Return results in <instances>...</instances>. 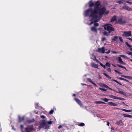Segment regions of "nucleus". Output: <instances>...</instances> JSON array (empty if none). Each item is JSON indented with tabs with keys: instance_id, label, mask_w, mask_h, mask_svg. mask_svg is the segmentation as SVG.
Masks as SVG:
<instances>
[{
	"instance_id": "obj_1",
	"label": "nucleus",
	"mask_w": 132,
	"mask_h": 132,
	"mask_svg": "<svg viewBox=\"0 0 132 132\" xmlns=\"http://www.w3.org/2000/svg\"><path fill=\"white\" fill-rule=\"evenodd\" d=\"M101 7L100 2L98 1H97L96 2L94 6V8L93 10L90 9L86 10L85 12V16H87L89 15L90 17H92V19L90 20L91 22L89 24V25H91L94 22L98 21L101 19V16L104 14L105 15L109 14L108 11L104 13L106 10V9L105 7H103L101 9Z\"/></svg>"
},
{
	"instance_id": "obj_2",
	"label": "nucleus",
	"mask_w": 132,
	"mask_h": 132,
	"mask_svg": "<svg viewBox=\"0 0 132 132\" xmlns=\"http://www.w3.org/2000/svg\"><path fill=\"white\" fill-rule=\"evenodd\" d=\"M104 29L106 30H107L109 32V34L106 31H104L103 32V34L105 35L108 36L110 35L111 31H113L114 29L112 27V26L110 24H108L104 26Z\"/></svg>"
},
{
	"instance_id": "obj_3",
	"label": "nucleus",
	"mask_w": 132,
	"mask_h": 132,
	"mask_svg": "<svg viewBox=\"0 0 132 132\" xmlns=\"http://www.w3.org/2000/svg\"><path fill=\"white\" fill-rule=\"evenodd\" d=\"M49 126L47 124L46 121L45 120H43L40 123L39 126V130H40L42 128H44L45 129H48L49 128Z\"/></svg>"
},
{
	"instance_id": "obj_4",
	"label": "nucleus",
	"mask_w": 132,
	"mask_h": 132,
	"mask_svg": "<svg viewBox=\"0 0 132 132\" xmlns=\"http://www.w3.org/2000/svg\"><path fill=\"white\" fill-rule=\"evenodd\" d=\"M116 21L117 23L121 24H125L126 23V21L123 19L122 16L118 18Z\"/></svg>"
},
{
	"instance_id": "obj_5",
	"label": "nucleus",
	"mask_w": 132,
	"mask_h": 132,
	"mask_svg": "<svg viewBox=\"0 0 132 132\" xmlns=\"http://www.w3.org/2000/svg\"><path fill=\"white\" fill-rule=\"evenodd\" d=\"M122 35L124 37H127L129 36H131L132 34L130 31H126L123 32V34Z\"/></svg>"
},
{
	"instance_id": "obj_6",
	"label": "nucleus",
	"mask_w": 132,
	"mask_h": 132,
	"mask_svg": "<svg viewBox=\"0 0 132 132\" xmlns=\"http://www.w3.org/2000/svg\"><path fill=\"white\" fill-rule=\"evenodd\" d=\"M116 92L125 96L126 95V93L125 91L123 90L120 88H118V91Z\"/></svg>"
},
{
	"instance_id": "obj_7",
	"label": "nucleus",
	"mask_w": 132,
	"mask_h": 132,
	"mask_svg": "<svg viewBox=\"0 0 132 132\" xmlns=\"http://www.w3.org/2000/svg\"><path fill=\"white\" fill-rule=\"evenodd\" d=\"M109 96L110 97L113 98V99H118L120 100H122L124 99L123 98H121L119 97H117L115 96L114 95H109Z\"/></svg>"
},
{
	"instance_id": "obj_8",
	"label": "nucleus",
	"mask_w": 132,
	"mask_h": 132,
	"mask_svg": "<svg viewBox=\"0 0 132 132\" xmlns=\"http://www.w3.org/2000/svg\"><path fill=\"white\" fill-rule=\"evenodd\" d=\"M97 52L101 53H104L105 52V48L103 47L101 48H99L98 49Z\"/></svg>"
},
{
	"instance_id": "obj_9",
	"label": "nucleus",
	"mask_w": 132,
	"mask_h": 132,
	"mask_svg": "<svg viewBox=\"0 0 132 132\" xmlns=\"http://www.w3.org/2000/svg\"><path fill=\"white\" fill-rule=\"evenodd\" d=\"M122 8L127 10L129 11H131L132 9L127 6H124L122 7Z\"/></svg>"
},
{
	"instance_id": "obj_10",
	"label": "nucleus",
	"mask_w": 132,
	"mask_h": 132,
	"mask_svg": "<svg viewBox=\"0 0 132 132\" xmlns=\"http://www.w3.org/2000/svg\"><path fill=\"white\" fill-rule=\"evenodd\" d=\"M75 100L77 103L81 106H82V104L81 102V101L78 99L75 98Z\"/></svg>"
},
{
	"instance_id": "obj_11",
	"label": "nucleus",
	"mask_w": 132,
	"mask_h": 132,
	"mask_svg": "<svg viewBox=\"0 0 132 132\" xmlns=\"http://www.w3.org/2000/svg\"><path fill=\"white\" fill-rule=\"evenodd\" d=\"M122 115L124 117L129 118H132V116L128 114H123Z\"/></svg>"
},
{
	"instance_id": "obj_12",
	"label": "nucleus",
	"mask_w": 132,
	"mask_h": 132,
	"mask_svg": "<svg viewBox=\"0 0 132 132\" xmlns=\"http://www.w3.org/2000/svg\"><path fill=\"white\" fill-rule=\"evenodd\" d=\"M109 105L111 106H116L117 105V104L112 102H109L108 103Z\"/></svg>"
},
{
	"instance_id": "obj_13",
	"label": "nucleus",
	"mask_w": 132,
	"mask_h": 132,
	"mask_svg": "<svg viewBox=\"0 0 132 132\" xmlns=\"http://www.w3.org/2000/svg\"><path fill=\"white\" fill-rule=\"evenodd\" d=\"M91 66L94 68H98V65H97L95 64L93 62L91 64Z\"/></svg>"
},
{
	"instance_id": "obj_14",
	"label": "nucleus",
	"mask_w": 132,
	"mask_h": 132,
	"mask_svg": "<svg viewBox=\"0 0 132 132\" xmlns=\"http://www.w3.org/2000/svg\"><path fill=\"white\" fill-rule=\"evenodd\" d=\"M116 20V15H114V16L111 19L110 21L112 22L113 21H114Z\"/></svg>"
},
{
	"instance_id": "obj_15",
	"label": "nucleus",
	"mask_w": 132,
	"mask_h": 132,
	"mask_svg": "<svg viewBox=\"0 0 132 132\" xmlns=\"http://www.w3.org/2000/svg\"><path fill=\"white\" fill-rule=\"evenodd\" d=\"M116 123L118 125H121L123 124V122L122 120H120L117 121L116 122Z\"/></svg>"
},
{
	"instance_id": "obj_16",
	"label": "nucleus",
	"mask_w": 132,
	"mask_h": 132,
	"mask_svg": "<svg viewBox=\"0 0 132 132\" xmlns=\"http://www.w3.org/2000/svg\"><path fill=\"white\" fill-rule=\"evenodd\" d=\"M119 62L120 63L122 64H124L125 63L122 61V59L120 57H118Z\"/></svg>"
},
{
	"instance_id": "obj_17",
	"label": "nucleus",
	"mask_w": 132,
	"mask_h": 132,
	"mask_svg": "<svg viewBox=\"0 0 132 132\" xmlns=\"http://www.w3.org/2000/svg\"><path fill=\"white\" fill-rule=\"evenodd\" d=\"M89 5L90 7L93 6H94V4L92 2V1H90L89 3Z\"/></svg>"
},
{
	"instance_id": "obj_18",
	"label": "nucleus",
	"mask_w": 132,
	"mask_h": 132,
	"mask_svg": "<svg viewBox=\"0 0 132 132\" xmlns=\"http://www.w3.org/2000/svg\"><path fill=\"white\" fill-rule=\"evenodd\" d=\"M18 117L19 118V122H21L24 120V117H22L21 118H20V116H19Z\"/></svg>"
},
{
	"instance_id": "obj_19",
	"label": "nucleus",
	"mask_w": 132,
	"mask_h": 132,
	"mask_svg": "<svg viewBox=\"0 0 132 132\" xmlns=\"http://www.w3.org/2000/svg\"><path fill=\"white\" fill-rule=\"evenodd\" d=\"M119 110H122L123 111L126 112H130L132 111V110H128L125 109H119Z\"/></svg>"
},
{
	"instance_id": "obj_20",
	"label": "nucleus",
	"mask_w": 132,
	"mask_h": 132,
	"mask_svg": "<svg viewBox=\"0 0 132 132\" xmlns=\"http://www.w3.org/2000/svg\"><path fill=\"white\" fill-rule=\"evenodd\" d=\"M91 30L92 31L95 32H96L97 30L96 28L94 27H92Z\"/></svg>"
},
{
	"instance_id": "obj_21",
	"label": "nucleus",
	"mask_w": 132,
	"mask_h": 132,
	"mask_svg": "<svg viewBox=\"0 0 132 132\" xmlns=\"http://www.w3.org/2000/svg\"><path fill=\"white\" fill-rule=\"evenodd\" d=\"M35 121V120H34V119H32L31 120H28L27 121V122L29 123H31L32 122H34V121Z\"/></svg>"
},
{
	"instance_id": "obj_22",
	"label": "nucleus",
	"mask_w": 132,
	"mask_h": 132,
	"mask_svg": "<svg viewBox=\"0 0 132 132\" xmlns=\"http://www.w3.org/2000/svg\"><path fill=\"white\" fill-rule=\"evenodd\" d=\"M121 76L126 78H127L128 79H130L131 78H132V77H131L129 76H124V75H122Z\"/></svg>"
},
{
	"instance_id": "obj_23",
	"label": "nucleus",
	"mask_w": 132,
	"mask_h": 132,
	"mask_svg": "<svg viewBox=\"0 0 132 132\" xmlns=\"http://www.w3.org/2000/svg\"><path fill=\"white\" fill-rule=\"evenodd\" d=\"M101 99L102 100L106 102H107L109 101V99L106 98H101Z\"/></svg>"
},
{
	"instance_id": "obj_24",
	"label": "nucleus",
	"mask_w": 132,
	"mask_h": 132,
	"mask_svg": "<svg viewBox=\"0 0 132 132\" xmlns=\"http://www.w3.org/2000/svg\"><path fill=\"white\" fill-rule=\"evenodd\" d=\"M103 74L107 78L109 79H111V78L110 77V76H109L108 75L106 74V73H103Z\"/></svg>"
},
{
	"instance_id": "obj_25",
	"label": "nucleus",
	"mask_w": 132,
	"mask_h": 132,
	"mask_svg": "<svg viewBox=\"0 0 132 132\" xmlns=\"http://www.w3.org/2000/svg\"><path fill=\"white\" fill-rule=\"evenodd\" d=\"M122 0H119V1L116 2V3L119 4H122L123 3L122 2Z\"/></svg>"
},
{
	"instance_id": "obj_26",
	"label": "nucleus",
	"mask_w": 132,
	"mask_h": 132,
	"mask_svg": "<svg viewBox=\"0 0 132 132\" xmlns=\"http://www.w3.org/2000/svg\"><path fill=\"white\" fill-rule=\"evenodd\" d=\"M119 79L120 80H124V81H126L128 82L129 81L128 80H127L125 79H124V78H122L120 77V78H119Z\"/></svg>"
},
{
	"instance_id": "obj_27",
	"label": "nucleus",
	"mask_w": 132,
	"mask_h": 132,
	"mask_svg": "<svg viewBox=\"0 0 132 132\" xmlns=\"http://www.w3.org/2000/svg\"><path fill=\"white\" fill-rule=\"evenodd\" d=\"M118 38V37L117 36H115L114 37V38L112 39L113 41H116V39Z\"/></svg>"
},
{
	"instance_id": "obj_28",
	"label": "nucleus",
	"mask_w": 132,
	"mask_h": 132,
	"mask_svg": "<svg viewBox=\"0 0 132 132\" xmlns=\"http://www.w3.org/2000/svg\"><path fill=\"white\" fill-rule=\"evenodd\" d=\"M87 79L89 82H90L91 83L93 82L91 80V79L90 78H87Z\"/></svg>"
},
{
	"instance_id": "obj_29",
	"label": "nucleus",
	"mask_w": 132,
	"mask_h": 132,
	"mask_svg": "<svg viewBox=\"0 0 132 132\" xmlns=\"http://www.w3.org/2000/svg\"><path fill=\"white\" fill-rule=\"evenodd\" d=\"M117 65L119 67H120V68H124V69H125L126 70V68L124 67H123L122 65H118V64Z\"/></svg>"
},
{
	"instance_id": "obj_30",
	"label": "nucleus",
	"mask_w": 132,
	"mask_h": 132,
	"mask_svg": "<svg viewBox=\"0 0 132 132\" xmlns=\"http://www.w3.org/2000/svg\"><path fill=\"white\" fill-rule=\"evenodd\" d=\"M95 103L96 104H101L102 102L100 101H96L95 102Z\"/></svg>"
},
{
	"instance_id": "obj_31",
	"label": "nucleus",
	"mask_w": 132,
	"mask_h": 132,
	"mask_svg": "<svg viewBox=\"0 0 132 132\" xmlns=\"http://www.w3.org/2000/svg\"><path fill=\"white\" fill-rule=\"evenodd\" d=\"M106 66L108 67H110V64L108 62L106 63Z\"/></svg>"
},
{
	"instance_id": "obj_32",
	"label": "nucleus",
	"mask_w": 132,
	"mask_h": 132,
	"mask_svg": "<svg viewBox=\"0 0 132 132\" xmlns=\"http://www.w3.org/2000/svg\"><path fill=\"white\" fill-rule=\"evenodd\" d=\"M85 125V124L83 123H81L79 125V126H83Z\"/></svg>"
},
{
	"instance_id": "obj_33",
	"label": "nucleus",
	"mask_w": 132,
	"mask_h": 132,
	"mask_svg": "<svg viewBox=\"0 0 132 132\" xmlns=\"http://www.w3.org/2000/svg\"><path fill=\"white\" fill-rule=\"evenodd\" d=\"M119 39L120 41L121 42H123V40L122 38V37H119Z\"/></svg>"
},
{
	"instance_id": "obj_34",
	"label": "nucleus",
	"mask_w": 132,
	"mask_h": 132,
	"mask_svg": "<svg viewBox=\"0 0 132 132\" xmlns=\"http://www.w3.org/2000/svg\"><path fill=\"white\" fill-rule=\"evenodd\" d=\"M29 128H26L25 129V130L26 132H30V131H29Z\"/></svg>"
},
{
	"instance_id": "obj_35",
	"label": "nucleus",
	"mask_w": 132,
	"mask_h": 132,
	"mask_svg": "<svg viewBox=\"0 0 132 132\" xmlns=\"http://www.w3.org/2000/svg\"><path fill=\"white\" fill-rule=\"evenodd\" d=\"M106 40V39L104 37H103L102 38V40L103 42L105 40Z\"/></svg>"
},
{
	"instance_id": "obj_36",
	"label": "nucleus",
	"mask_w": 132,
	"mask_h": 132,
	"mask_svg": "<svg viewBox=\"0 0 132 132\" xmlns=\"http://www.w3.org/2000/svg\"><path fill=\"white\" fill-rule=\"evenodd\" d=\"M100 65L102 67H103L104 69H105V68L106 67H105V65H103L102 63H101Z\"/></svg>"
},
{
	"instance_id": "obj_37",
	"label": "nucleus",
	"mask_w": 132,
	"mask_h": 132,
	"mask_svg": "<svg viewBox=\"0 0 132 132\" xmlns=\"http://www.w3.org/2000/svg\"><path fill=\"white\" fill-rule=\"evenodd\" d=\"M125 44H126V45L128 46L129 47H132V46L130 45H129L128 43V42H125Z\"/></svg>"
},
{
	"instance_id": "obj_38",
	"label": "nucleus",
	"mask_w": 132,
	"mask_h": 132,
	"mask_svg": "<svg viewBox=\"0 0 132 132\" xmlns=\"http://www.w3.org/2000/svg\"><path fill=\"white\" fill-rule=\"evenodd\" d=\"M99 89L102 90H103L105 91H106V90L105 89H103L101 88H100Z\"/></svg>"
},
{
	"instance_id": "obj_39",
	"label": "nucleus",
	"mask_w": 132,
	"mask_h": 132,
	"mask_svg": "<svg viewBox=\"0 0 132 132\" xmlns=\"http://www.w3.org/2000/svg\"><path fill=\"white\" fill-rule=\"evenodd\" d=\"M120 56H121L122 57H123L126 58H127V57L124 55H121Z\"/></svg>"
},
{
	"instance_id": "obj_40",
	"label": "nucleus",
	"mask_w": 132,
	"mask_h": 132,
	"mask_svg": "<svg viewBox=\"0 0 132 132\" xmlns=\"http://www.w3.org/2000/svg\"><path fill=\"white\" fill-rule=\"evenodd\" d=\"M98 23H95L94 24V25L95 26H98Z\"/></svg>"
},
{
	"instance_id": "obj_41",
	"label": "nucleus",
	"mask_w": 132,
	"mask_h": 132,
	"mask_svg": "<svg viewBox=\"0 0 132 132\" xmlns=\"http://www.w3.org/2000/svg\"><path fill=\"white\" fill-rule=\"evenodd\" d=\"M54 112V110H51L49 112V113L50 114H52Z\"/></svg>"
},
{
	"instance_id": "obj_42",
	"label": "nucleus",
	"mask_w": 132,
	"mask_h": 132,
	"mask_svg": "<svg viewBox=\"0 0 132 132\" xmlns=\"http://www.w3.org/2000/svg\"><path fill=\"white\" fill-rule=\"evenodd\" d=\"M47 123H48V124H49V125H51V124H52V121H48V122H47Z\"/></svg>"
},
{
	"instance_id": "obj_43",
	"label": "nucleus",
	"mask_w": 132,
	"mask_h": 132,
	"mask_svg": "<svg viewBox=\"0 0 132 132\" xmlns=\"http://www.w3.org/2000/svg\"><path fill=\"white\" fill-rule=\"evenodd\" d=\"M114 71L116 73H118L119 74H121V73L119 71H118V70H114Z\"/></svg>"
},
{
	"instance_id": "obj_44",
	"label": "nucleus",
	"mask_w": 132,
	"mask_h": 132,
	"mask_svg": "<svg viewBox=\"0 0 132 132\" xmlns=\"http://www.w3.org/2000/svg\"><path fill=\"white\" fill-rule=\"evenodd\" d=\"M95 61L96 62H97V63H99L100 64V63H101V62H100L98 60L96 59V58H95Z\"/></svg>"
},
{
	"instance_id": "obj_45",
	"label": "nucleus",
	"mask_w": 132,
	"mask_h": 132,
	"mask_svg": "<svg viewBox=\"0 0 132 132\" xmlns=\"http://www.w3.org/2000/svg\"><path fill=\"white\" fill-rule=\"evenodd\" d=\"M131 52L129 51H127L126 52V53L128 55H130Z\"/></svg>"
},
{
	"instance_id": "obj_46",
	"label": "nucleus",
	"mask_w": 132,
	"mask_h": 132,
	"mask_svg": "<svg viewBox=\"0 0 132 132\" xmlns=\"http://www.w3.org/2000/svg\"><path fill=\"white\" fill-rule=\"evenodd\" d=\"M103 86L104 87H105L106 88H109V87L108 86H107V85H106L105 84H104L103 85Z\"/></svg>"
},
{
	"instance_id": "obj_47",
	"label": "nucleus",
	"mask_w": 132,
	"mask_h": 132,
	"mask_svg": "<svg viewBox=\"0 0 132 132\" xmlns=\"http://www.w3.org/2000/svg\"><path fill=\"white\" fill-rule=\"evenodd\" d=\"M40 117L43 118H46V117L44 115L41 116Z\"/></svg>"
},
{
	"instance_id": "obj_48",
	"label": "nucleus",
	"mask_w": 132,
	"mask_h": 132,
	"mask_svg": "<svg viewBox=\"0 0 132 132\" xmlns=\"http://www.w3.org/2000/svg\"><path fill=\"white\" fill-rule=\"evenodd\" d=\"M92 84H93L95 87H97V85L94 82H92Z\"/></svg>"
},
{
	"instance_id": "obj_49",
	"label": "nucleus",
	"mask_w": 132,
	"mask_h": 132,
	"mask_svg": "<svg viewBox=\"0 0 132 132\" xmlns=\"http://www.w3.org/2000/svg\"><path fill=\"white\" fill-rule=\"evenodd\" d=\"M92 84H93L95 87H97V85L94 82H92Z\"/></svg>"
},
{
	"instance_id": "obj_50",
	"label": "nucleus",
	"mask_w": 132,
	"mask_h": 132,
	"mask_svg": "<svg viewBox=\"0 0 132 132\" xmlns=\"http://www.w3.org/2000/svg\"><path fill=\"white\" fill-rule=\"evenodd\" d=\"M127 39L131 41H132V37H131V38L129 37L127 38Z\"/></svg>"
},
{
	"instance_id": "obj_51",
	"label": "nucleus",
	"mask_w": 132,
	"mask_h": 132,
	"mask_svg": "<svg viewBox=\"0 0 132 132\" xmlns=\"http://www.w3.org/2000/svg\"><path fill=\"white\" fill-rule=\"evenodd\" d=\"M112 53H115V54H118V53H119V52H116L115 51H112Z\"/></svg>"
},
{
	"instance_id": "obj_52",
	"label": "nucleus",
	"mask_w": 132,
	"mask_h": 132,
	"mask_svg": "<svg viewBox=\"0 0 132 132\" xmlns=\"http://www.w3.org/2000/svg\"><path fill=\"white\" fill-rule=\"evenodd\" d=\"M110 52V50H109L107 52H106L105 53H106L108 54Z\"/></svg>"
},
{
	"instance_id": "obj_53",
	"label": "nucleus",
	"mask_w": 132,
	"mask_h": 132,
	"mask_svg": "<svg viewBox=\"0 0 132 132\" xmlns=\"http://www.w3.org/2000/svg\"><path fill=\"white\" fill-rule=\"evenodd\" d=\"M126 2L127 3H128L130 4H132V3L128 1H126Z\"/></svg>"
},
{
	"instance_id": "obj_54",
	"label": "nucleus",
	"mask_w": 132,
	"mask_h": 132,
	"mask_svg": "<svg viewBox=\"0 0 132 132\" xmlns=\"http://www.w3.org/2000/svg\"><path fill=\"white\" fill-rule=\"evenodd\" d=\"M112 80H113V81L116 82L117 83H119V82L116 80H115L114 79H113Z\"/></svg>"
},
{
	"instance_id": "obj_55",
	"label": "nucleus",
	"mask_w": 132,
	"mask_h": 132,
	"mask_svg": "<svg viewBox=\"0 0 132 132\" xmlns=\"http://www.w3.org/2000/svg\"><path fill=\"white\" fill-rule=\"evenodd\" d=\"M20 127L21 128V129L22 130V128H23V125H20Z\"/></svg>"
},
{
	"instance_id": "obj_56",
	"label": "nucleus",
	"mask_w": 132,
	"mask_h": 132,
	"mask_svg": "<svg viewBox=\"0 0 132 132\" xmlns=\"http://www.w3.org/2000/svg\"><path fill=\"white\" fill-rule=\"evenodd\" d=\"M62 127V126L61 125H60L58 127V128L59 129L61 128Z\"/></svg>"
},
{
	"instance_id": "obj_57",
	"label": "nucleus",
	"mask_w": 132,
	"mask_h": 132,
	"mask_svg": "<svg viewBox=\"0 0 132 132\" xmlns=\"http://www.w3.org/2000/svg\"><path fill=\"white\" fill-rule=\"evenodd\" d=\"M107 125L108 126H109V125H110V122H107Z\"/></svg>"
},
{
	"instance_id": "obj_58",
	"label": "nucleus",
	"mask_w": 132,
	"mask_h": 132,
	"mask_svg": "<svg viewBox=\"0 0 132 132\" xmlns=\"http://www.w3.org/2000/svg\"><path fill=\"white\" fill-rule=\"evenodd\" d=\"M111 129L112 130H113V131H114V128L113 127L111 128Z\"/></svg>"
},
{
	"instance_id": "obj_59",
	"label": "nucleus",
	"mask_w": 132,
	"mask_h": 132,
	"mask_svg": "<svg viewBox=\"0 0 132 132\" xmlns=\"http://www.w3.org/2000/svg\"><path fill=\"white\" fill-rule=\"evenodd\" d=\"M81 84L82 85H86V84H83V83H81Z\"/></svg>"
},
{
	"instance_id": "obj_60",
	"label": "nucleus",
	"mask_w": 132,
	"mask_h": 132,
	"mask_svg": "<svg viewBox=\"0 0 132 132\" xmlns=\"http://www.w3.org/2000/svg\"><path fill=\"white\" fill-rule=\"evenodd\" d=\"M76 96V95L75 94H73V96Z\"/></svg>"
},
{
	"instance_id": "obj_61",
	"label": "nucleus",
	"mask_w": 132,
	"mask_h": 132,
	"mask_svg": "<svg viewBox=\"0 0 132 132\" xmlns=\"http://www.w3.org/2000/svg\"><path fill=\"white\" fill-rule=\"evenodd\" d=\"M101 104H105L106 103H105V102H102Z\"/></svg>"
},
{
	"instance_id": "obj_62",
	"label": "nucleus",
	"mask_w": 132,
	"mask_h": 132,
	"mask_svg": "<svg viewBox=\"0 0 132 132\" xmlns=\"http://www.w3.org/2000/svg\"><path fill=\"white\" fill-rule=\"evenodd\" d=\"M108 88L110 90H112V88H109H109Z\"/></svg>"
},
{
	"instance_id": "obj_63",
	"label": "nucleus",
	"mask_w": 132,
	"mask_h": 132,
	"mask_svg": "<svg viewBox=\"0 0 132 132\" xmlns=\"http://www.w3.org/2000/svg\"><path fill=\"white\" fill-rule=\"evenodd\" d=\"M130 50L132 51V48H131L130 49Z\"/></svg>"
},
{
	"instance_id": "obj_64",
	"label": "nucleus",
	"mask_w": 132,
	"mask_h": 132,
	"mask_svg": "<svg viewBox=\"0 0 132 132\" xmlns=\"http://www.w3.org/2000/svg\"><path fill=\"white\" fill-rule=\"evenodd\" d=\"M129 60L131 61L132 62V59H129Z\"/></svg>"
}]
</instances>
